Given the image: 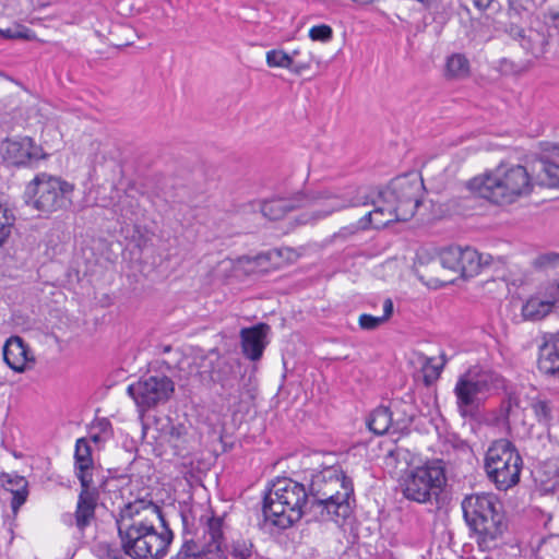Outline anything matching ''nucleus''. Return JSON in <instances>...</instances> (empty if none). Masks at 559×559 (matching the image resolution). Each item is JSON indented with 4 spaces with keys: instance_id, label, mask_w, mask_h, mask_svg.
I'll use <instances>...</instances> for the list:
<instances>
[{
    "instance_id": "nucleus-1",
    "label": "nucleus",
    "mask_w": 559,
    "mask_h": 559,
    "mask_svg": "<svg viewBox=\"0 0 559 559\" xmlns=\"http://www.w3.org/2000/svg\"><path fill=\"white\" fill-rule=\"evenodd\" d=\"M307 487L309 514L313 520L342 525L353 514L356 502L354 485L341 466L332 465L316 472Z\"/></svg>"
},
{
    "instance_id": "nucleus-2",
    "label": "nucleus",
    "mask_w": 559,
    "mask_h": 559,
    "mask_svg": "<svg viewBox=\"0 0 559 559\" xmlns=\"http://www.w3.org/2000/svg\"><path fill=\"white\" fill-rule=\"evenodd\" d=\"M141 512L163 520L160 508L152 500L138 499L124 504L116 519L122 549L132 559H159L165 556L173 534L170 531L158 534L153 523L131 522Z\"/></svg>"
},
{
    "instance_id": "nucleus-3",
    "label": "nucleus",
    "mask_w": 559,
    "mask_h": 559,
    "mask_svg": "<svg viewBox=\"0 0 559 559\" xmlns=\"http://www.w3.org/2000/svg\"><path fill=\"white\" fill-rule=\"evenodd\" d=\"M371 204L373 210L359 219V228L366 230L369 227L382 228L393 222H403L399 209L395 207L383 192L369 193L367 189L360 187H347L337 192L331 191L329 203L323 210H317L301 214L297 222L299 224H309L324 218L336 211L348 207H357Z\"/></svg>"
},
{
    "instance_id": "nucleus-4",
    "label": "nucleus",
    "mask_w": 559,
    "mask_h": 559,
    "mask_svg": "<svg viewBox=\"0 0 559 559\" xmlns=\"http://www.w3.org/2000/svg\"><path fill=\"white\" fill-rule=\"evenodd\" d=\"M467 188L496 204H511L533 190V180L522 165H500L493 171L474 177Z\"/></svg>"
},
{
    "instance_id": "nucleus-5",
    "label": "nucleus",
    "mask_w": 559,
    "mask_h": 559,
    "mask_svg": "<svg viewBox=\"0 0 559 559\" xmlns=\"http://www.w3.org/2000/svg\"><path fill=\"white\" fill-rule=\"evenodd\" d=\"M308 487L292 478L276 479L264 497L263 513L266 520L280 528H288L304 514H309Z\"/></svg>"
},
{
    "instance_id": "nucleus-6",
    "label": "nucleus",
    "mask_w": 559,
    "mask_h": 559,
    "mask_svg": "<svg viewBox=\"0 0 559 559\" xmlns=\"http://www.w3.org/2000/svg\"><path fill=\"white\" fill-rule=\"evenodd\" d=\"M464 519L469 528L478 535L481 548H490V543L507 530L502 504L495 495L473 493L462 501Z\"/></svg>"
},
{
    "instance_id": "nucleus-7",
    "label": "nucleus",
    "mask_w": 559,
    "mask_h": 559,
    "mask_svg": "<svg viewBox=\"0 0 559 559\" xmlns=\"http://www.w3.org/2000/svg\"><path fill=\"white\" fill-rule=\"evenodd\" d=\"M447 485L445 464L442 460L427 461L408 469L401 484L403 496L421 504H439Z\"/></svg>"
},
{
    "instance_id": "nucleus-8",
    "label": "nucleus",
    "mask_w": 559,
    "mask_h": 559,
    "mask_svg": "<svg viewBox=\"0 0 559 559\" xmlns=\"http://www.w3.org/2000/svg\"><path fill=\"white\" fill-rule=\"evenodd\" d=\"M522 466L519 451L508 439L493 441L486 452L487 476L499 490H508L520 481Z\"/></svg>"
},
{
    "instance_id": "nucleus-9",
    "label": "nucleus",
    "mask_w": 559,
    "mask_h": 559,
    "mask_svg": "<svg viewBox=\"0 0 559 559\" xmlns=\"http://www.w3.org/2000/svg\"><path fill=\"white\" fill-rule=\"evenodd\" d=\"M73 185L46 173H40L28 183L26 193L33 198V206L44 213H53L71 204Z\"/></svg>"
},
{
    "instance_id": "nucleus-10",
    "label": "nucleus",
    "mask_w": 559,
    "mask_h": 559,
    "mask_svg": "<svg viewBox=\"0 0 559 559\" xmlns=\"http://www.w3.org/2000/svg\"><path fill=\"white\" fill-rule=\"evenodd\" d=\"M498 383L499 377L488 371L467 370L460 376L454 386L460 415L464 418L475 416L483 397Z\"/></svg>"
},
{
    "instance_id": "nucleus-11",
    "label": "nucleus",
    "mask_w": 559,
    "mask_h": 559,
    "mask_svg": "<svg viewBox=\"0 0 559 559\" xmlns=\"http://www.w3.org/2000/svg\"><path fill=\"white\" fill-rule=\"evenodd\" d=\"M423 181L416 175L400 176L381 190L401 212L402 221L411 219L421 204Z\"/></svg>"
},
{
    "instance_id": "nucleus-12",
    "label": "nucleus",
    "mask_w": 559,
    "mask_h": 559,
    "mask_svg": "<svg viewBox=\"0 0 559 559\" xmlns=\"http://www.w3.org/2000/svg\"><path fill=\"white\" fill-rule=\"evenodd\" d=\"M127 391L135 404L145 411L166 403L175 391V383L166 376H150L130 384Z\"/></svg>"
},
{
    "instance_id": "nucleus-13",
    "label": "nucleus",
    "mask_w": 559,
    "mask_h": 559,
    "mask_svg": "<svg viewBox=\"0 0 559 559\" xmlns=\"http://www.w3.org/2000/svg\"><path fill=\"white\" fill-rule=\"evenodd\" d=\"M224 518L212 515L206 520L203 543L199 545L192 539H186L176 559H198L206 555L224 556Z\"/></svg>"
},
{
    "instance_id": "nucleus-14",
    "label": "nucleus",
    "mask_w": 559,
    "mask_h": 559,
    "mask_svg": "<svg viewBox=\"0 0 559 559\" xmlns=\"http://www.w3.org/2000/svg\"><path fill=\"white\" fill-rule=\"evenodd\" d=\"M441 265L445 269L460 273L463 278L477 275L484 265L489 261L474 248L450 246L443 248L439 253Z\"/></svg>"
},
{
    "instance_id": "nucleus-15",
    "label": "nucleus",
    "mask_w": 559,
    "mask_h": 559,
    "mask_svg": "<svg viewBox=\"0 0 559 559\" xmlns=\"http://www.w3.org/2000/svg\"><path fill=\"white\" fill-rule=\"evenodd\" d=\"M210 378L214 383L221 385L224 391V399L234 405L239 404L243 400V394L252 400L254 397L250 390L235 389L239 382L235 366L224 357L217 356L215 360L210 362Z\"/></svg>"
},
{
    "instance_id": "nucleus-16",
    "label": "nucleus",
    "mask_w": 559,
    "mask_h": 559,
    "mask_svg": "<svg viewBox=\"0 0 559 559\" xmlns=\"http://www.w3.org/2000/svg\"><path fill=\"white\" fill-rule=\"evenodd\" d=\"M2 159L11 166L32 165L44 158L43 148L29 136L7 138L0 144Z\"/></svg>"
},
{
    "instance_id": "nucleus-17",
    "label": "nucleus",
    "mask_w": 559,
    "mask_h": 559,
    "mask_svg": "<svg viewBox=\"0 0 559 559\" xmlns=\"http://www.w3.org/2000/svg\"><path fill=\"white\" fill-rule=\"evenodd\" d=\"M331 198L330 190H321L308 193H298L293 199L277 198L261 203L260 210L264 217L270 221L282 219L287 212L298 207H305L318 203L319 201H328Z\"/></svg>"
},
{
    "instance_id": "nucleus-18",
    "label": "nucleus",
    "mask_w": 559,
    "mask_h": 559,
    "mask_svg": "<svg viewBox=\"0 0 559 559\" xmlns=\"http://www.w3.org/2000/svg\"><path fill=\"white\" fill-rule=\"evenodd\" d=\"M3 359L15 372H24L35 364V356L28 344L17 335L9 337L3 346Z\"/></svg>"
},
{
    "instance_id": "nucleus-19",
    "label": "nucleus",
    "mask_w": 559,
    "mask_h": 559,
    "mask_svg": "<svg viewBox=\"0 0 559 559\" xmlns=\"http://www.w3.org/2000/svg\"><path fill=\"white\" fill-rule=\"evenodd\" d=\"M270 325L266 323H258L250 328H243L240 331L241 349L243 355L252 360H259L267 345V334Z\"/></svg>"
},
{
    "instance_id": "nucleus-20",
    "label": "nucleus",
    "mask_w": 559,
    "mask_h": 559,
    "mask_svg": "<svg viewBox=\"0 0 559 559\" xmlns=\"http://www.w3.org/2000/svg\"><path fill=\"white\" fill-rule=\"evenodd\" d=\"M538 348L537 368L549 377L559 378V332L548 333Z\"/></svg>"
},
{
    "instance_id": "nucleus-21",
    "label": "nucleus",
    "mask_w": 559,
    "mask_h": 559,
    "mask_svg": "<svg viewBox=\"0 0 559 559\" xmlns=\"http://www.w3.org/2000/svg\"><path fill=\"white\" fill-rule=\"evenodd\" d=\"M537 178L543 186H559V145H549L536 163Z\"/></svg>"
},
{
    "instance_id": "nucleus-22",
    "label": "nucleus",
    "mask_w": 559,
    "mask_h": 559,
    "mask_svg": "<svg viewBox=\"0 0 559 559\" xmlns=\"http://www.w3.org/2000/svg\"><path fill=\"white\" fill-rule=\"evenodd\" d=\"M74 471L81 487H91L93 484L94 461L92 449L86 439L76 440L74 452Z\"/></svg>"
},
{
    "instance_id": "nucleus-23",
    "label": "nucleus",
    "mask_w": 559,
    "mask_h": 559,
    "mask_svg": "<svg viewBox=\"0 0 559 559\" xmlns=\"http://www.w3.org/2000/svg\"><path fill=\"white\" fill-rule=\"evenodd\" d=\"M388 407L392 417L393 433L408 430L415 417L414 404L403 399H393Z\"/></svg>"
},
{
    "instance_id": "nucleus-24",
    "label": "nucleus",
    "mask_w": 559,
    "mask_h": 559,
    "mask_svg": "<svg viewBox=\"0 0 559 559\" xmlns=\"http://www.w3.org/2000/svg\"><path fill=\"white\" fill-rule=\"evenodd\" d=\"M3 488L12 493L11 509L14 514L17 513L28 496V481L19 475L3 473L0 477Z\"/></svg>"
},
{
    "instance_id": "nucleus-25",
    "label": "nucleus",
    "mask_w": 559,
    "mask_h": 559,
    "mask_svg": "<svg viewBox=\"0 0 559 559\" xmlns=\"http://www.w3.org/2000/svg\"><path fill=\"white\" fill-rule=\"evenodd\" d=\"M97 501V493L91 487H81L78 506L75 510V521L79 528L86 527L94 518Z\"/></svg>"
},
{
    "instance_id": "nucleus-26",
    "label": "nucleus",
    "mask_w": 559,
    "mask_h": 559,
    "mask_svg": "<svg viewBox=\"0 0 559 559\" xmlns=\"http://www.w3.org/2000/svg\"><path fill=\"white\" fill-rule=\"evenodd\" d=\"M531 556L536 559H544L545 557L559 556V534H549L544 536L534 534L528 540Z\"/></svg>"
},
{
    "instance_id": "nucleus-27",
    "label": "nucleus",
    "mask_w": 559,
    "mask_h": 559,
    "mask_svg": "<svg viewBox=\"0 0 559 559\" xmlns=\"http://www.w3.org/2000/svg\"><path fill=\"white\" fill-rule=\"evenodd\" d=\"M367 426L370 431L378 436L393 433L389 407L381 405L373 409L367 419Z\"/></svg>"
},
{
    "instance_id": "nucleus-28",
    "label": "nucleus",
    "mask_w": 559,
    "mask_h": 559,
    "mask_svg": "<svg viewBox=\"0 0 559 559\" xmlns=\"http://www.w3.org/2000/svg\"><path fill=\"white\" fill-rule=\"evenodd\" d=\"M469 61L463 53H452L447 58L445 76L448 79L461 80L469 75Z\"/></svg>"
},
{
    "instance_id": "nucleus-29",
    "label": "nucleus",
    "mask_w": 559,
    "mask_h": 559,
    "mask_svg": "<svg viewBox=\"0 0 559 559\" xmlns=\"http://www.w3.org/2000/svg\"><path fill=\"white\" fill-rule=\"evenodd\" d=\"M551 311V301L531 298L522 307V316L526 320L538 321Z\"/></svg>"
},
{
    "instance_id": "nucleus-30",
    "label": "nucleus",
    "mask_w": 559,
    "mask_h": 559,
    "mask_svg": "<svg viewBox=\"0 0 559 559\" xmlns=\"http://www.w3.org/2000/svg\"><path fill=\"white\" fill-rule=\"evenodd\" d=\"M225 555L223 559L227 558V555L233 556L236 559H249L254 554V546L250 539L242 536L233 539L229 546H224Z\"/></svg>"
},
{
    "instance_id": "nucleus-31",
    "label": "nucleus",
    "mask_w": 559,
    "mask_h": 559,
    "mask_svg": "<svg viewBox=\"0 0 559 559\" xmlns=\"http://www.w3.org/2000/svg\"><path fill=\"white\" fill-rule=\"evenodd\" d=\"M442 362L440 365L432 364L433 358L424 357V362L421 366V371L424 376V383L426 386L435 383L441 376V372L447 364V358L444 354H441Z\"/></svg>"
},
{
    "instance_id": "nucleus-32",
    "label": "nucleus",
    "mask_w": 559,
    "mask_h": 559,
    "mask_svg": "<svg viewBox=\"0 0 559 559\" xmlns=\"http://www.w3.org/2000/svg\"><path fill=\"white\" fill-rule=\"evenodd\" d=\"M116 212L120 214L126 221H133V217L138 213L139 201L124 192L119 197L118 202L115 204Z\"/></svg>"
},
{
    "instance_id": "nucleus-33",
    "label": "nucleus",
    "mask_w": 559,
    "mask_h": 559,
    "mask_svg": "<svg viewBox=\"0 0 559 559\" xmlns=\"http://www.w3.org/2000/svg\"><path fill=\"white\" fill-rule=\"evenodd\" d=\"M15 222L14 213L7 205L0 203V247L4 245L11 235V228Z\"/></svg>"
},
{
    "instance_id": "nucleus-34",
    "label": "nucleus",
    "mask_w": 559,
    "mask_h": 559,
    "mask_svg": "<svg viewBox=\"0 0 559 559\" xmlns=\"http://www.w3.org/2000/svg\"><path fill=\"white\" fill-rule=\"evenodd\" d=\"M266 64L270 68H284L290 71L293 67V56H288L282 49H272L266 52Z\"/></svg>"
},
{
    "instance_id": "nucleus-35",
    "label": "nucleus",
    "mask_w": 559,
    "mask_h": 559,
    "mask_svg": "<svg viewBox=\"0 0 559 559\" xmlns=\"http://www.w3.org/2000/svg\"><path fill=\"white\" fill-rule=\"evenodd\" d=\"M535 8V0H507V10L510 17L521 19Z\"/></svg>"
},
{
    "instance_id": "nucleus-36",
    "label": "nucleus",
    "mask_w": 559,
    "mask_h": 559,
    "mask_svg": "<svg viewBox=\"0 0 559 559\" xmlns=\"http://www.w3.org/2000/svg\"><path fill=\"white\" fill-rule=\"evenodd\" d=\"M532 409L539 423H548L551 419V406L546 400L532 402Z\"/></svg>"
},
{
    "instance_id": "nucleus-37",
    "label": "nucleus",
    "mask_w": 559,
    "mask_h": 559,
    "mask_svg": "<svg viewBox=\"0 0 559 559\" xmlns=\"http://www.w3.org/2000/svg\"><path fill=\"white\" fill-rule=\"evenodd\" d=\"M332 28L325 24L313 26L309 31V37L314 41L326 43L332 39Z\"/></svg>"
},
{
    "instance_id": "nucleus-38",
    "label": "nucleus",
    "mask_w": 559,
    "mask_h": 559,
    "mask_svg": "<svg viewBox=\"0 0 559 559\" xmlns=\"http://www.w3.org/2000/svg\"><path fill=\"white\" fill-rule=\"evenodd\" d=\"M27 28L17 25L15 27H8V28H0V36L5 39H20V38H27Z\"/></svg>"
},
{
    "instance_id": "nucleus-39",
    "label": "nucleus",
    "mask_w": 559,
    "mask_h": 559,
    "mask_svg": "<svg viewBox=\"0 0 559 559\" xmlns=\"http://www.w3.org/2000/svg\"><path fill=\"white\" fill-rule=\"evenodd\" d=\"M558 263L559 254L555 252L540 254L534 261L536 267L556 266Z\"/></svg>"
},
{
    "instance_id": "nucleus-40",
    "label": "nucleus",
    "mask_w": 559,
    "mask_h": 559,
    "mask_svg": "<svg viewBox=\"0 0 559 559\" xmlns=\"http://www.w3.org/2000/svg\"><path fill=\"white\" fill-rule=\"evenodd\" d=\"M358 323L362 330L372 331L380 326V324L383 322L380 317H373L371 314L364 313L359 317Z\"/></svg>"
},
{
    "instance_id": "nucleus-41",
    "label": "nucleus",
    "mask_w": 559,
    "mask_h": 559,
    "mask_svg": "<svg viewBox=\"0 0 559 559\" xmlns=\"http://www.w3.org/2000/svg\"><path fill=\"white\" fill-rule=\"evenodd\" d=\"M546 301H551V308L559 302V282L550 283L545 288Z\"/></svg>"
},
{
    "instance_id": "nucleus-42",
    "label": "nucleus",
    "mask_w": 559,
    "mask_h": 559,
    "mask_svg": "<svg viewBox=\"0 0 559 559\" xmlns=\"http://www.w3.org/2000/svg\"><path fill=\"white\" fill-rule=\"evenodd\" d=\"M313 56L311 53L308 55V58L301 61H293V67H290V72L300 75L304 71L310 69Z\"/></svg>"
},
{
    "instance_id": "nucleus-43",
    "label": "nucleus",
    "mask_w": 559,
    "mask_h": 559,
    "mask_svg": "<svg viewBox=\"0 0 559 559\" xmlns=\"http://www.w3.org/2000/svg\"><path fill=\"white\" fill-rule=\"evenodd\" d=\"M111 424L107 418H98L93 421L91 430H96L102 435H109Z\"/></svg>"
},
{
    "instance_id": "nucleus-44",
    "label": "nucleus",
    "mask_w": 559,
    "mask_h": 559,
    "mask_svg": "<svg viewBox=\"0 0 559 559\" xmlns=\"http://www.w3.org/2000/svg\"><path fill=\"white\" fill-rule=\"evenodd\" d=\"M393 313V302L390 298L383 302V316L380 317L382 322H385Z\"/></svg>"
},
{
    "instance_id": "nucleus-45",
    "label": "nucleus",
    "mask_w": 559,
    "mask_h": 559,
    "mask_svg": "<svg viewBox=\"0 0 559 559\" xmlns=\"http://www.w3.org/2000/svg\"><path fill=\"white\" fill-rule=\"evenodd\" d=\"M359 228V223L357 224V226H349V227H344L342 228L336 235L335 237H348L350 235H354Z\"/></svg>"
},
{
    "instance_id": "nucleus-46",
    "label": "nucleus",
    "mask_w": 559,
    "mask_h": 559,
    "mask_svg": "<svg viewBox=\"0 0 559 559\" xmlns=\"http://www.w3.org/2000/svg\"><path fill=\"white\" fill-rule=\"evenodd\" d=\"M474 7L479 11H486L490 8L493 0H472Z\"/></svg>"
},
{
    "instance_id": "nucleus-47",
    "label": "nucleus",
    "mask_w": 559,
    "mask_h": 559,
    "mask_svg": "<svg viewBox=\"0 0 559 559\" xmlns=\"http://www.w3.org/2000/svg\"><path fill=\"white\" fill-rule=\"evenodd\" d=\"M169 433L171 437L179 439L181 437V427L171 426Z\"/></svg>"
},
{
    "instance_id": "nucleus-48",
    "label": "nucleus",
    "mask_w": 559,
    "mask_h": 559,
    "mask_svg": "<svg viewBox=\"0 0 559 559\" xmlns=\"http://www.w3.org/2000/svg\"><path fill=\"white\" fill-rule=\"evenodd\" d=\"M90 438H91V440H92L93 442L98 443V442H100V441H102V433H99V432H97V431H96V432H93V431H92V432H91Z\"/></svg>"
},
{
    "instance_id": "nucleus-49",
    "label": "nucleus",
    "mask_w": 559,
    "mask_h": 559,
    "mask_svg": "<svg viewBox=\"0 0 559 559\" xmlns=\"http://www.w3.org/2000/svg\"><path fill=\"white\" fill-rule=\"evenodd\" d=\"M523 33H524V31H523L522 28H519V27H516V28H515V34H516L519 37H523Z\"/></svg>"
},
{
    "instance_id": "nucleus-50",
    "label": "nucleus",
    "mask_w": 559,
    "mask_h": 559,
    "mask_svg": "<svg viewBox=\"0 0 559 559\" xmlns=\"http://www.w3.org/2000/svg\"><path fill=\"white\" fill-rule=\"evenodd\" d=\"M299 55V50H293L288 56H293V61H295L296 57Z\"/></svg>"
}]
</instances>
